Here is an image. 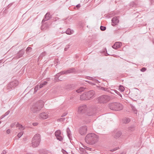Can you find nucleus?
<instances>
[{"instance_id": "obj_1", "label": "nucleus", "mask_w": 154, "mask_h": 154, "mask_svg": "<svg viewBox=\"0 0 154 154\" xmlns=\"http://www.w3.org/2000/svg\"><path fill=\"white\" fill-rule=\"evenodd\" d=\"M85 142L89 144H93L95 143L98 140V137L95 134L91 133L88 134L86 136Z\"/></svg>"}, {"instance_id": "obj_2", "label": "nucleus", "mask_w": 154, "mask_h": 154, "mask_svg": "<svg viewBox=\"0 0 154 154\" xmlns=\"http://www.w3.org/2000/svg\"><path fill=\"white\" fill-rule=\"evenodd\" d=\"M44 102L40 100L33 105L31 108V111L33 113H36L39 112L43 106Z\"/></svg>"}, {"instance_id": "obj_3", "label": "nucleus", "mask_w": 154, "mask_h": 154, "mask_svg": "<svg viewBox=\"0 0 154 154\" xmlns=\"http://www.w3.org/2000/svg\"><path fill=\"white\" fill-rule=\"evenodd\" d=\"M41 141L40 135L39 134H35L33 137L32 141V146L33 147L38 146Z\"/></svg>"}, {"instance_id": "obj_4", "label": "nucleus", "mask_w": 154, "mask_h": 154, "mask_svg": "<svg viewBox=\"0 0 154 154\" xmlns=\"http://www.w3.org/2000/svg\"><path fill=\"white\" fill-rule=\"evenodd\" d=\"M109 108L115 111H119L122 110L123 108V106L121 104L119 103H113L109 104Z\"/></svg>"}, {"instance_id": "obj_5", "label": "nucleus", "mask_w": 154, "mask_h": 154, "mask_svg": "<svg viewBox=\"0 0 154 154\" xmlns=\"http://www.w3.org/2000/svg\"><path fill=\"white\" fill-rule=\"evenodd\" d=\"M109 97L107 95H101L97 98L98 103H104L108 102L110 100Z\"/></svg>"}, {"instance_id": "obj_6", "label": "nucleus", "mask_w": 154, "mask_h": 154, "mask_svg": "<svg viewBox=\"0 0 154 154\" xmlns=\"http://www.w3.org/2000/svg\"><path fill=\"white\" fill-rule=\"evenodd\" d=\"M97 112V109L96 108L92 107L87 109L86 115L88 116H95Z\"/></svg>"}, {"instance_id": "obj_7", "label": "nucleus", "mask_w": 154, "mask_h": 154, "mask_svg": "<svg viewBox=\"0 0 154 154\" xmlns=\"http://www.w3.org/2000/svg\"><path fill=\"white\" fill-rule=\"evenodd\" d=\"M18 82L17 80H15L9 83L8 85V89L11 90L14 88L18 84Z\"/></svg>"}, {"instance_id": "obj_8", "label": "nucleus", "mask_w": 154, "mask_h": 154, "mask_svg": "<svg viewBox=\"0 0 154 154\" xmlns=\"http://www.w3.org/2000/svg\"><path fill=\"white\" fill-rule=\"evenodd\" d=\"M87 106L85 105H84L80 106L78 109V112L80 114L85 113L87 110Z\"/></svg>"}, {"instance_id": "obj_9", "label": "nucleus", "mask_w": 154, "mask_h": 154, "mask_svg": "<svg viewBox=\"0 0 154 154\" xmlns=\"http://www.w3.org/2000/svg\"><path fill=\"white\" fill-rule=\"evenodd\" d=\"M87 127L84 125L81 127L79 129V132L81 135L85 134L87 132Z\"/></svg>"}, {"instance_id": "obj_10", "label": "nucleus", "mask_w": 154, "mask_h": 154, "mask_svg": "<svg viewBox=\"0 0 154 154\" xmlns=\"http://www.w3.org/2000/svg\"><path fill=\"white\" fill-rule=\"evenodd\" d=\"M86 93L88 100L92 99L95 97V92L93 90L90 91Z\"/></svg>"}, {"instance_id": "obj_11", "label": "nucleus", "mask_w": 154, "mask_h": 154, "mask_svg": "<svg viewBox=\"0 0 154 154\" xmlns=\"http://www.w3.org/2000/svg\"><path fill=\"white\" fill-rule=\"evenodd\" d=\"M48 113L47 112H43L39 115L40 119H45L48 118Z\"/></svg>"}, {"instance_id": "obj_12", "label": "nucleus", "mask_w": 154, "mask_h": 154, "mask_svg": "<svg viewBox=\"0 0 154 154\" xmlns=\"http://www.w3.org/2000/svg\"><path fill=\"white\" fill-rule=\"evenodd\" d=\"M119 20L116 17H113L112 20V25L114 26L119 22Z\"/></svg>"}, {"instance_id": "obj_13", "label": "nucleus", "mask_w": 154, "mask_h": 154, "mask_svg": "<svg viewBox=\"0 0 154 154\" xmlns=\"http://www.w3.org/2000/svg\"><path fill=\"white\" fill-rule=\"evenodd\" d=\"M89 78L92 81H88L87 82L93 85H95V83H98L99 82L97 80L94 78H93L91 77H89Z\"/></svg>"}, {"instance_id": "obj_14", "label": "nucleus", "mask_w": 154, "mask_h": 154, "mask_svg": "<svg viewBox=\"0 0 154 154\" xmlns=\"http://www.w3.org/2000/svg\"><path fill=\"white\" fill-rule=\"evenodd\" d=\"M114 137L116 139L118 138L122 135V132L120 131H114Z\"/></svg>"}, {"instance_id": "obj_15", "label": "nucleus", "mask_w": 154, "mask_h": 154, "mask_svg": "<svg viewBox=\"0 0 154 154\" xmlns=\"http://www.w3.org/2000/svg\"><path fill=\"white\" fill-rule=\"evenodd\" d=\"M122 45V43L120 42H117L112 46V48L115 49H116L120 48Z\"/></svg>"}, {"instance_id": "obj_16", "label": "nucleus", "mask_w": 154, "mask_h": 154, "mask_svg": "<svg viewBox=\"0 0 154 154\" xmlns=\"http://www.w3.org/2000/svg\"><path fill=\"white\" fill-rule=\"evenodd\" d=\"M24 53V50L22 49L20 51L16 56V58L17 59L19 58L22 57Z\"/></svg>"}, {"instance_id": "obj_17", "label": "nucleus", "mask_w": 154, "mask_h": 154, "mask_svg": "<svg viewBox=\"0 0 154 154\" xmlns=\"http://www.w3.org/2000/svg\"><path fill=\"white\" fill-rule=\"evenodd\" d=\"M51 15L49 13H47L45 15V17L43 19L42 22H44L45 21L49 20L51 18Z\"/></svg>"}, {"instance_id": "obj_18", "label": "nucleus", "mask_w": 154, "mask_h": 154, "mask_svg": "<svg viewBox=\"0 0 154 154\" xmlns=\"http://www.w3.org/2000/svg\"><path fill=\"white\" fill-rule=\"evenodd\" d=\"M80 99L82 100H88L86 92H85L80 96Z\"/></svg>"}, {"instance_id": "obj_19", "label": "nucleus", "mask_w": 154, "mask_h": 154, "mask_svg": "<svg viewBox=\"0 0 154 154\" xmlns=\"http://www.w3.org/2000/svg\"><path fill=\"white\" fill-rule=\"evenodd\" d=\"M66 133L69 139L71 141L72 140V135L71 134V131L69 128H68L66 129Z\"/></svg>"}, {"instance_id": "obj_20", "label": "nucleus", "mask_w": 154, "mask_h": 154, "mask_svg": "<svg viewBox=\"0 0 154 154\" xmlns=\"http://www.w3.org/2000/svg\"><path fill=\"white\" fill-rule=\"evenodd\" d=\"M66 74V71H62L60 72H59V73L55 75V78H58V77H59L60 76V75H63V74Z\"/></svg>"}, {"instance_id": "obj_21", "label": "nucleus", "mask_w": 154, "mask_h": 154, "mask_svg": "<svg viewBox=\"0 0 154 154\" xmlns=\"http://www.w3.org/2000/svg\"><path fill=\"white\" fill-rule=\"evenodd\" d=\"M66 74L73 73L75 71V68H69L68 70H66Z\"/></svg>"}, {"instance_id": "obj_22", "label": "nucleus", "mask_w": 154, "mask_h": 154, "mask_svg": "<svg viewBox=\"0 0 154 154\" xmlns=\"http://www.w3.org/2000/svg\"><path fill=\"white\" fill-rule=\"evenodd\" d=\"M130 121V119L128 118H124L122 120V122L124 124H127Z\"/></svg>"}, {"instance_id": "obj_23", "label": "nucleus", "mask_w": 154, "mask_h": 154, "mask_svg": "<svg viewBox=\"0 0 154 154\" xmlns=\"http://www.w3.org/2000/svg\"><path fill=\"white\" fill-rule=\"evenodd\" d=\"M17 127H19V129L20 130H22L24 129V128L22 125L19 123L17 122L16 125Z\"/></svg>"}, {"instance_id": "obj_24", "label": "nucleus", "mask_w": 154, "mask_h": 154, "mask_svg": "<svg viewBox=\"0 0 154 154\" xmlns=\"http://www.w3.org/2000/svg\"><path fill=\"white\" fill-rule=\"evenodd\" d=\"M137 5L136 2H132L130 3V6L131 7H136Z\"/></svg>"}, {"instance_id": "obj_25", "label": "nucleus", "mask_w": 154, "mask_h": 154, "mask_svg": "<svg viewBox=\"0 0 154 154\" xmlns=\"http://www.w3.org/2000/svg\"><path fill=\"white\" fill-rule=\"evenodd\" d=\"M48 82L46 81L44 82H43L41 83L39 85L40 88H42L44 86L47 84Z\"/></svg>"}, {"instance_id": "obj_26", "label": "nucleus", "mask_w": 154, "mask_h": 154, "mask_svg": "<svg viewBox=\"0 0 154 154\" xmlns=\"http://www.w3.org/2000/svg\"><path fill=\"white\" fill-rule=\"evenodd\" d=\"M61 135V131L60 130H57L55 132V135L57 137Z\"/></svg>"}, {"instance_id": "obj_27", "label": "nucleus", "mask_w": 154, "mask_h": 154, "mask_svg": "<svg viewBox=\"0 0 154 154\" xmlns=\"http://www.w3.org/2000/svg\"><path fill=\"white\" fill-rule=\"evenodd\" d=\"M85 88L84 87H81L79 89L76 90V91L77 93H79L84 91Z\"/></svg>"}, {"instance_id": "obj_28", "label": "nucleus", "mask_w": 154, "mask_h": 154, "mask_svg": "<svg viewBox=\"0 0 154 154\" xmlns=\"http://www.w3.org/2000/svg\"><path fill=\"white\" fill-rule=\"evenodd\" d=\"M72 32H73V31H71V29L68 28L67 29L66 31V34L68 35H71L72 34Z\"/></svg>"}, {"instance_id": "obj_29", "label": "nucleus", "mask_w": 154, "mask_h": 154, "mask_svg": "<svg viewBox=\"0 0 154 154\" xmlns=\"http://www.w3.org/2000/svg\"><path fill=\"white\" fill-rule=\"evenodd\" d=\"M131 107L132 109V110L133 111L134 113L135 114H137V111L136 109V108H135V107L132 105H131Z\"/></svg>"}, {"instance_id": "obj_30", "label": "nucleus", "mask_w": 154, "mask_h": 154, "mask_svg": "<svg viewBox=\"0 0 154 154\" xmlns=\"http://www.w3.org/2000/svg\"><path fill=\"white\" fill-rule=\"evenodd\" d=\"M56 137L57 139L59 140L60 141H61L63 140V138L61 135L58 136Z\"/></svg>"}, {"instance_id": "obj_31", "label": "nucleus", "mask_w": 154, "mask_h": 154, "mask_svg": "<svg viewBox=\"0 0 154 154\" xmlns=\"http://www.w3.org/2000/svg\"><path fill=\"white\" fill-rule=\"evenodd\" d=\"M119 89L120 91L122 92L124 91L125 88L122 86L120 85L119 86Z\"/></svg>"}, {"instance_id": "obj_32", "label": "nucleus", "mask_w": 154, "mask_h": 154, "mask_svg": "<svg viewBox=\"0 0 154 154\" xmlns=\"http://www.w3.org/2000/svg\"><path fill=\"white\" fill-rule=\"evenodd\" d=\"M112 91H114L115 93H116V94H117L119 95L121 97H122V96L121 94H120V93L119 92H118L117 91H116V90H112Z\"/></svg>"}, {"instance_id": "obj_33", "label": "nucleus", "mask_w": 154, "mask_h": 154, "mask_svg": "<svg viewBox=\"0 0 154 154\" xmlns=\"http://www.w3.org/2000/svg\"><path fill=\"white\" fill-rule=\"evenodd\" d=\"M23 132L22 131H21L18 134L17 136L19 138H20L22 136V135H23Z\"/></svg>"}, {"instance_id": "obj_34", "label": "nucleus", "mask_w": 154, "mask_h": 154, "mask_svg": "<svg viewBox=\"0 0 154 154\" xmlns=\"http://www.w3.org/2000/svg\"><path fill=\"white\" fill-rule=\"evenodd\" d=\"M38 85H36L34 88V93H35L38 90Z\"/></svg>"}, {"instance_id": "obj_35", "label": "nucleus", "mask_w": 154, "mask_h": 154, "mask_svg": "<svg viewBox=\"0 0 154 154\" xmlns=\"http://www.w3.org/2000/svg\"><path fill=\"white\" fill-rule=\"evenodd\" d=\"M106 27L104 26H100V29L101 31H103L106 29Z\"/></svg>"}, {"instance_id": "obj_36", "label": "nucleus", "mask_w": 154, "mask_h": 154, "mask_svg": "<svg viewBox=\"0 0 154 154\" xmlns=\"http://www.w3.org/2000/svg\"><path fill=\"white\" fill-rule=\"evenodd\" d=\"M128 130L131 131H134V127L133 126H131L129 128Z\"/></svg>"}, {"instance_id": "obj_37", "label": "nucleus", "mask_w": 154, "mask_h": 154, "mask_svg": "<svg viewBox=\"0 0 154 154\" xmlns=\"http://www.w3.org/2000/svg\"><path fill=\"white\" fill-rule=\"evenodd\" d=\"M65 120V118H62L58 119V120L60 122H62L64 121Z\"/></svg>"}, {"instance_id": "obj_38", "label": "nucleus", "mask_w": 154, "mask_h": 154, "mask_svg": "<svg viewBox=\"0 0 154 154\" xmlns=\"http://www.w3.org/2000/svg\"><path fill=\"white\" fill-rule=\"evenodd\" d=\"M79 149L80 150L81 152H84V151H85V149L84 148H80Z\"/></svg>"}, {"instance_id": "obj_39", "label": "nucleus", "mask_w": 154, "mask_h": 154, "mask_svg": "<svg viewBox=\"0 0 154 154\" xmlns=\"http://www.w3.org/2000/svg\"><path fill=\"white\" fill-rule=\"evenodd\" d=\"M146 70V69L145 67H143L141 69L140 71H141L142 72H144Z\"/></svg>"}, {"instance_id": "obj_40", "label": "nucleus", "mask_w": 154, "mask_h": 154, "mask_svg": "<svg viewBox=\"0 0 154 154\" xmlns=\"http://www.w3.org/2000/svg\"><path fill=\"white\" fill-rule=\"evenodd\" d=\"M61 151L63 154H68V153L64 150L62 149Z\"/></svg>"}, {"instance_id": "obj_41", "label": "nucleus", "mask_w": 154, "mask_h": 154, "mask_svg": "<svg viewBox=\"0 0 154 154\" xmlns=\"http://www.w3.org/2000/svg\"><path fill=\"white\" fill-rule=\"evenodd\" d=\"M83 121L84 122V124L85 123L87 124V123H88L89 122V121L88 120H87V119H86V120H83Z\"/></svg>"}, {"instance_id": "obj_42", "label": "nucleus", "mask_w": 154, "mask_h": 154, "mask_svg": "<svg viewBox=\"0 0 154 154\" xmlns=\"http://www.w3.org/2000/svg\"><path fill=\"white\" fill-rule=\"evenodd\" d=\"M119 149V147H116L115 148H114L113 149H112L111 150V151L112 152L114 151L117 149Z\"/></svg>"}, {"instance_id": "obj_43", "label": "nucleus", "mask_w": 154, "mask_h": 154, "mask_svg": "<svg viewBox=\"0 0 154 154\" xmlns=\"http://www.w3.org/2000/svg\"><path fill=\"white\" fill-rule=\"evenodd\" d=\"M10 111L8 110V111L5 114V116H7V115H8L9 113H10Z\"/></svg>"}, {"instance_id": "obj_44", "label": "nucleus", "mask_w": 154, "mask_h": 154, "mask_svg": "<svg viewBox=\"0 0 154 154\" xmlns=\"http://www.w3.org/2000/svg\"><path fill=\"white\" fill-rule=\"evenodd\" d=\"M46 54V53L45 52H43L40 55V56H45Z\"/></svg>"}, {"instance_id": "obj_45", "label": "nucleus", "mask_w": 154, "mask_h": 154, "mask_svg": "<svg viewBox=\"0 0 154 154\" xmlns=\"http://www.w3.org/2000/svg\"><path fill=\"white\" fill-rule=\"evenodd\" d=\"M38 123L37 122H34L32 123V125L34 126H37L38 125Z\"/></svg>"}, {"instance_id": "obj_46", "label": "nucleus", "mask_w": 154, "mask_h": 154, "mask_svg": "<svg viewBox=\"0 0 154 154\" xmlns=\"http://www.w3.org/2000/svg\"><path fill=\"white\" fill-rule=\"evenodd\" d=\"M32 48L30 47H28L26 49V51H28L31 49Z\"/></svg>"}, {"instance_id": "obj_47", "label": "nucleus", "mask_w": 154, "mask_h": 154, "mask_svg": "<svg viewBox=\"0 0 154 154\" xmlns=\"http://www.w3.org/2000/svg\"><path fill=\"white\" fill-rule=\"evenodd\" d=\"M84 147L85 148H86V149L87 150H91V148H89V147H87L86 146H84Z\"/></svg>"}, {"instance_id": "obj_48", "label": "nucleus", "mask_w": 154, "mask_h": 154, "mask_svg": "<svg viewBox=\"0 0 154 154\" xmlns=\"http://www.w3.org/2000/svg\"><path fill=\"white\" fill-rule=\"evenodd\" d=\"M11 130L10 129L7 130L6 131V133L8 134H9L10 133Z\"/></svg>"}, {"instance_id": "obj_49", "label": "nucleus", "mask_w": 154, "mask_h": 154, "mask_svg": "<svg viewBox=\"0 0 154 154\" xmlns=\"http://www.w3.org/2000/svg\"><path fill=\"white\" fill-rule=\"evenodd\" d=\"M6 151L4 150L2 151V153L1 154H6Z\"/></svg>"}, {"instance_id": "obj_50", "label": "nucleus", "mask_w": 154, "mask_h": 154, "mask_svg": "<svg viewBox=\"0 0 154 154\" xmlns=\"http://www.w3.org/2000/svg\"><path fill=\"white\" fill-rule=\"evenodd\" d=\"M15 123H13L11 125V128L13 127L15 125Z\"/></svg>"}, {"instance_id": "obj_51", "label": "nucleus", "mask_w": 154, "mask_h": 154, "mask_svg": "<svg viewBox=\"0 0 154 154\" xmlns=\"http://www.w3.org/2000/svg\"><path fill=\"white\" fill-rule=\"evenodd\" d=\"M59 19V18H58V17H55V19L54 20L55 21H56L58 20Z\"/></svg>"}, {"instance_id": "obj_52", "label": "nucleus", "mask_w": 154, "mask_h": 154, "mask_svg": "<svg viewBox=\"0 0 154 154\" xmlns=\"http://www.w3.org/2000/svg\"><path fill=\"white\" fill-rule=\"evenodd\" d=\"M81 154H88V153H87L85 151H84V152H81Z\"/></svg>"}, {"instance_id": "obj_53", "label": "nucleus", "mask_w": 154, "mask_h": 154, "mask_svg": "<svg viewBox=\"0 0 154 154\" xmlns=\"http://www.w3.org/2000/svg\"><path fill=\"white\" fill-rule=\"evenodd\" d=\"M76 7L77 8H79L80 7V4H79L76 5Z\"/></svg>"}, {"instance_id": "obj_54", "label": "nucleus", "mask_w": 154, "mask_h": 154, "mask_svg": "<svg viewBox=\"0 0 154 154\" xmlns=\"http://www.w3.org/2000/svg\"><path fill=\"white\" fill-rule=\"evenodd\" d=\"M5 115L4 114V115H3L0 118V119H2L4 118L5 117Z\"/></svg>"}, {"instance_id": "obj_55", "label": "nucleus", "mask_w": 154, "mask_h": 154, "mask_svg": "<svg viewBox=\"0 0 154 154\" xmlns=\"http://www.w3.org/2000/svg\"><path fill=\"white\" fill-rule=\"evenodd\" d=\"M66 115V114H63L62 115V117H63V116H65Z\"/></svg>"}, {"instance_id": "obj_56", "label": "nucleus", "mask_w": 154, "mask_h": 154, "mask_svg": "<svg viewBox=\"0 0 154 154\" xmlns=\"http://www.w3.org/2000/svg\"><path fill=\"white\" fill-rule=\"evenodd\" d=\"M114 93H115V92L114 91H111V93H112V94H114Z\"/></svg>"}, {"instance_id": "obj_57", "label": "nucleus", "mask_w": 154, "mask_h": 154, "mask_svg": "<svg viewBox=\"0 0 154 154\" xmlns=\"http://www.w3.org/2000/svg\"><path fill=\"white\" fill-rule=\"evenodd\" d=\"M64 50L65 51H66L67 50V48H64Z\"/></svg>"}, {"instance_id": "obj_58", "label": "nucleus", "mask_w": 154, "mask_h": 154, "mask_svg": "<svg viewBox=\"0 0 154 154\" xmlns=\"http://www.w3.org/2000/svg\"><path fill=\"white\" fill-rule=\"evenodd\" d=\"M1 123V121H0V124Z\"/></svg>"}]
</instances>
